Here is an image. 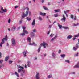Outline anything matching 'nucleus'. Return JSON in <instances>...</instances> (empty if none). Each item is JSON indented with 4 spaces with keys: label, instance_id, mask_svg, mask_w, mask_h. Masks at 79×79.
I'll use <instances>...</instances> for the list:
<instances>
[{
    "label": "nucleus",
    "instance_id": "obj_1",
    "mask_svg": "<svg viewBox=\"0 0 79 79\" xmlns=\"http://www.w3.org/2000/svg\"><path fill=\"white\" fill-rule=\"evenodd\" d=\"M17 67L18 73H21V71H22V73H21V76L22 77H23V76H24V73H25V70H24V68L19 65H17Z\"/></svg>",
    "mask_w": 79,
    "mask_h": 79
},
{
    "label": "nucleus",
    "instance_id": "obj_2",
    "mask_svg": "<svg viewBox=\"0 0 79 79\" xmlns=\"http://www.w3.org/2000/svg\"><path fill=\"white\" fill-rule=\"evenodd\" d=\"M42 46L44 47V48H46V46H48V44L45 42H43V43H41L40 45V46L39 48L38 51V53H39V52H40Z\"/></svg>",
    "mask_w": 79,
    "mask_h": 79
},
{
    "label": "nucleus",
    "instance_id": "obj_3",
    "mask_svg": "<svg viewBox=\"0 0 79 79\" xmlns=\"http://www.w3.org/2000/svg\"><path fill=\"white\" fill-rule=\"evenodd\" d=\"M27 40L29 41V43L28 44V45H34V46H37V44L35 43H31V38H27Z\"/></svg>",
    "mask_w": 79,
    "mask_h": 79
},
{
    "label": "nucleus",
    "instance_id": "obj_4",
    "mask_svg": "<svg viewBox=\"0 0 79 79\" xmlns=\"http://www.w3.org/2000/svg\"><path fill=\"white\" fill-rule=\"evenodd\" d=\"M28 15V11H26L25 14L24 13H23L22 16V19L24 18L25 17H27Z\"/></svg>",
    "mask_w": 79,
    "mask_h": 79
},
{
    "label": "nucleus",
    "instance_id": "obj_5",
    "mask_svg": "<svg viewBox=\"0 0 79 79\" xmlns=\"http://www.w3.org/2000/svg\"><path fill=\"white\" fill-rule=\"evenodd\" d=\"M23 33H22L20 34V35H22V37H23L24 35H25V34H29V32H28V31L26 30H23Z\"/></svg>",
    "mask_w": 79,
    "mask_h": 79
},
{
    "label": "nucleus",
    "instance_id": "obj_6",
    "mask_svg": "<svg viewBox=\"0 0 79 79\" xmlns=\"http://www.w3.org/2000/svg\"><path fill=\"white\" fill-rule=\"evenodd\" d=\"M4 40H6H6H7L8 39L7 38H4L2 40V42L0 44V47H2V45L3 44L5 43V41H4Z\"/></svg>",
    "mask_w": 79,
    "mask_h": 79
},
{
    "label": "nucleus",
    "instance_id": "obj_7",
    "mask_svg": "<svg viewBox=\"0 0 79 79\" xmlns=\"http://www.w3.org/2000/svg\"><path fill=\"white\" fill-rule=\"evenodd\" d=\"M12 45H16V41L14 38H12L11 39Z\"/></svg>",
    "mask_w": 79,
    "mask_h": 79
},
{
    "label": "nucleus",
    "instance_id": "obj_8",
    "mask_svg": "<svg viewBox=\"0 0 79 79\" xmlns=\"http://www.w3.org/2000/svg\"><path fill=\"white\" fill-rule=\"evenodd\" d=\"M1 10L2 11H0L1 13H4V12L6 13V12L7 11V10H6V9H5V10H4L3 9V7H2L1 8Z\"/></svg>",
    "mask_w": 79,
    "mask_h": 79
},
{
    "label": "nucleus",
    "instance_id": "obj_9",
    "mask_svg": "<svg viewBox=\"0 0 79 79\" xmlns=\"http://www.w3.org/2000/svg\"><path fill=\"white\" fill-rule=\"evenodd\" d=\"M39 73L38 72H37L36 74L35 78L36 79H39L40 77H39Z\"/></svg>",
    "mask_w": 79,
    "mask_h": 79
},
{
    "label": "nucleus",
    "instance_id": "obj_10",
    "mask_svg": "<svg viewBox=\"0 0 79 79\" xmlns=\"http://www.w3.org/2000/svg\"><path fill=\"white\" fill-rule=\"evenodd\" d=\"M63 18L62 19H61V21H65L66 17H65V16H64V14L63 15Z\"/></svg>",
    "mask_w": 79,
    "mask_h": 79
},
{
    "label": "nucleus",
    "instance_id": "obj_11",
    "mask_svg": "<svg viewBox=\"0 0 79 79\" xmlns=\"http://www.w3.org/2000/svg\"><path fill=\"white\" fill-rule=\"evenodd\" d=\"M26 9L27 10V11L28 12V13L29 15V16H31V12L29 11V9L28 7H26Z\"/></svg>",
    "mask_w": 79,
    "mask_h": 79
},
{
    "label": "nucleus",
    "instance_id": "obj_12",
    "mask_svg": "<svg viewBox=\"0 0 79 79\" xmlns=\"http://www.w3.org/2000/svg\"><path fill=\"white\" fill-rule=\"evenodd\" d=\"M27 53V51H24L23 53V55H24V57H25L26 56V53Z\"/></svg>",
    "mask_w": 79,
    "mask_h": 79
},
{
    "label": "nucleus",
    "instance_id": "obj_13",
    "mask_svg": "<svg viewBox=\"0 0 79 79\" xmlns=\"http://www.w3.org/2000/svg\"><path fill=\"white\" fill-rule=\"evenodd\" d=\"M35 19H34L33 20L31 25L32 26H35Z\"/></svg>",
    "mask_w": 79,
    "mask_h": 79
},
{
    "label": "nucleus",
    "instance_id": "obj_14",
    "mask_svg": "<svg viewBox=\"0 0 79 79\" xmlns=\"http://www.w3.org/2000/svg\"><path fill=\"white\" fill-rule=\"evenodd\" d=\"M74 68H79V63H78L77 64L75 65L74 67Z\"/></svg>",
    "mask_w": 79,
    "mask_h": 79
},
{
    "label": "nucleus",
    "instance_id": "obj_15",
    "mask_svg": "<svg viewBox=\"0 0 79 79\" xmlns=\"http://www.w3.org/2000/svg\"><path fill=\"white\" fill-rule=\"evenodd\" d=\"M40 15H41V16H44L45 15H46V13H42V12H40Z\"/></svg>",
    "mask_w": 79,
    "mask_h": 79
},
{
    "label": "nucleus",
    "instance_id": "obj_16",
    "mask_svg": "<svg viewBox=\"0 0 79 79\" xmlns=\"http://www.w3.org/2000/svg\"><path fill=\"white\" fill-rule=\"evenodd\" d=\"M56 37H57V35H56L55 36L54 38H53L52 39H51V41H52V42H53V40H55V39H56Z\"/></svg>",
    "mask_w": 79,
    "mask_h": 79
},
{
    "label": "nucleus",
    "instance_id": "obj_17",
    "mask_svg": "<svg viewBox=\"0 0 79 79\" xmlns=\"http://www.w3.org/2000/svg\"><path fill=\"white\" fill-rule=\"evenodd\" d=\"M58 27H59V29L60 30H61L62 28V25H60L59 24V23H58Z\"/></svg>",
    "mask_w": 79,
    "mask_h": 79
},
{
    "label": "nucleus",
    "instance_id": "obj_18",
    "mask_svg": "<svg viewBox=\"0 0 79 79\" xmlns=\"http://www.w3.org/2000/svg\"><path fill=\"white\" fill-rule=\"evenodd\" d=\"M73 37V36L71 35H69L67 38V39H71Z\"/></svg>",
    "mask_w": 79,
    "mask_h": 79
},
{
    "label": "nucleus",
    "instance_id": "obj_19",
    "mask_svg": "<svg viewBox=\"0 0 79 79\" xmlns=\"http://www.w3.org/2000/svg\"><path fill=\"white\" fill-rule=\"evenodd\" d=\"M43 8L45 10H47V11H49V10L48 9V8H47V7L43 6Z\"/></svg>",
    "mask_w": 79,
    "mask_h": 79
},
{
    "label": "nucleus",
    "instance_id": "obj_20",
    "mask_svg": "<svg viewBox=\"0 0 79 79\" xmlns=\"http://www.w3.org/2000/svg\"><path fill=\"white\" fill-rule=\"evenodd\" d=\"M31 37H34L35 35L34 33V32H31Z\"/></svg>",
    "mask_w": 79,
    "mask_h": 79
},
{
    "label": "nucleus",
    "instance_id": "obj_21",
    "mask_svg": "<svg viewBox=\"0 0 79 79\" xmlns=\"http://www.w3.org/2000/svg\"><path fill=\"white\" fill-rule=\"evenodd\" d=\"M26 19L27 21H30L31 20V18L30 17H27Z\"/></svg>",
    "mask_w": 79,
    "mask_h": 79
},
{
    "label": "nucleus",
    "instance_id": "obj_22",
    "mask_svg": "<svg viewBox=\"0 0 79 79\" xmlns=\"http://www.w3.org/2000/svg\"><path fill=\"white\" fill-rule=\"evenodd\" d=\"M52 56L53 57V58H55V56H56V55L54 53V52H53L52 53Z\"/></svg>",
    "mask_w": 79,
    "mask_h": 79
},
{
    "label": "nucleus",
    "instance_id": "obj_23",
    "mask_svg": "<svg viewBox=\"0 0 79 79\" xmlns=\"http://www.w3.org/2000/svg\"><path fill=\"white\" fill-rule=\"evenodd\" d=\"M9 58V56H7L5 57V61H7Z\"/></svg>",
    "mask_w": 79,
    "mask_h": 79
},
{
    "label": "nucleus",
    "instance_id": "obj_24",
    "mask_svg": "<svg viewBox=\"0 0 79 79\" xmlns=\"http://www.w3.org/2000/svg\"><path fill=\"white\" fill-rule=\"evenodd\" d=\"M62 27L65 29H69V27H68L63 26Z\"/></svg>",
    "mask_w": 79,
    "mask_h": 79
},
{
    "label": "nucleus",
    "instance_id": "obj_25",
    "mask_svg": "<svg viewBox=\"0 0 79 79\" xmlns=\"http://www.w3.org/2000/svg\"><path fill=\"white\" fill-rule=\"evenodd\" d=\"M74 37H79V33L77 34V35H75Z\"/></svg>",
    "mask_w": 79,
    "mask_h": 79
},
{
    "label": "nucleus",
    "instance_id": "obj_26",
    "mask_svg": "<svg viewBox=\"0 0 79 79\" xmlns=\"http://www.w3.org/2000/svg\"><path fill=\"white\" fill-rule=\"evenodd\" d=\"M79 23H77L76 24L74 23L73 24V26H79Z\"/></svg>",
    "mask_w": 79,
    "mask_h": 79
},
{
    "label": "nucleus",
    "instance_id": "obj_27",
    "mask_svg": "<svg viewBox=\"0 0 79 79\" xmlns=\"http://www.w3.org/2000/svg\"><path fill=\"white\" fill-rule=\"evenodd\" d=\"M73 50L74 51H76L77 50V48L76 47H74L73 48Z\"/></svg>",
    "mask_w": 79,
    "mask_h": 79
},
{
    "label": "nucleus",
    "instance_id": "obj_28",
    "mask_svg": "<svg viewBox=\"0 0 79 79\" xmlns=\"http://www.w3.org/2000/svg\"><path fill=\"white\" fill-rule=\"evenodd\" d=\"M16 27H13L12 28V31H15V29H16Z\"/></svg>",
    "mask_w": 79,
    "mask_h": 79
},
{
    "label": "nucleus",
    "instance_id": "obj_29",
    "mask_svg": "<svg viewBox=\"0 0 79 79\" xmlns=\"http://www.w3.org/2000/svg\"><path fill=\"white\" fill-rule=\"evenodd\" d=\"M39 21H42V20H43L42 18L41 17H39Z\"/></svg>",
    "mask_w": 79,
    "mask_h": 79
},
{
    "label": "nucleus",
    "instance_id": "obj_30",
    "mask_svg": "<svg viewBox=\"0 0 79 79\" xmlns=\"http://www.w3.org/2000/svg\"><path fill=\"white\" fill-rule=\"evenodd\" d=\"M66 55L65 54H62L61 55V56L62 58H64Z\"/></svg>",
    "mask_w": 79,
    "mask_h": 79
},
{
    "label": "nucleus",
    "instance_id": "obj_31",
    "mask_svg": "<svg viewBox=\"0 0 79 79\" xmlns=\"http://www.w3.org/2000/svg\"><path fill=\"white\" fill-rule=\"evenodd\" d=\"M48 79H50V78H52V75H49L48 76Z\"/></svg>",
    "mask_w": 79,
    "mask_h": 79
},
{
    "label": "nucleus",
    "instance_id": "obj_32",
    "mask_svg": "<svg viewBox=\"0 0 79 79\" xmlns=\"http://www.w3.org/2000/svg\"><path fill=\"white\" fill-rule=\"evenodd\" d=\"M65 62L68 63H70V61L68 60H65Z\"/></svg>",
    "mask_w": 79,
    "mask_h": 79
},
{
    "label": "nucleus",
    "instance_id": "obj_33",
    "mask_svg": "<svg viewBox=\"0 0 79 79\" xmlns=\"http://www.w3.org/2000/svg\"><path fill=\"white\" fill-rule=\"evenodd\" d=\"M15 75H16V76H17V77H19V76L18 75V73H17V72H15Z\"/></svg>",
    "mask_w": 79,
    "mask_h": 79
},
{
    "label": "nucleus",
    "instance_id": "obj_34",
    "mask_svg": "<svg viewBox=\"0 0 79 79\" xmlns=\"http://www.w3.org/2000/svg\"><path fill=\"white\" fill-rule=\"evenodd\" d=\"M78 55H79V53H77L76 54H75L74 56H78Z\"/></svg>",
    "mask_w": 79,
    "mask_h": 79
},
{
    "label": "nucleus",
    "instance_id": "obj_35",
    "mask_svg": "<svg viewBox=\"0 0 79 79\" xmlns=\"http://www.w3.org/2000/svg\"><path fill=\"white\" fill-rule=\"evenodd\" d=\"M54 17H58V15L57 14H55L54 15Z\"/></svg>",
    "mask_w": 79,
    "mask_h": 79
},
{
    "label": "nucleus",
    "instance_id": "obj_36",
    "mask_svg": "<svg viewBox=\"0 0 79 79\" xmlns=\"http://www.w3.org/2000/svg\"><path fill=\"white\" fill-rule=\"evenodd\" d=\"M64 13L65 14V15H66V16L67 17H68V14H67L66 13V12L65 11H64Z\"/></svg>",
    "mask_w": 79,
    "mask_h": 79
},
{
    "label": "nucleus",
    "instance_id": "obj_37",
    "mask_svg": "<svg viewBox=\"0 0 79 79\" xmlns=\"http://www.w3.org/2000/svg\"><path fill=\"white\" fill-rule=\"evenodd\" d=\"M54 10L55 12H59L60 11V10Z\"/></svg>",
    "mask_w": 79,
    "mask_h": 79
},
{
    "label": "nucleus",
    "instance_id": "obj_38",
    "mask_svg": "<svg viewBox=\"0 0 79 79\" xmlns=\"http://www.w3.org/2000/svg\"><path fill=\"white\" fill-rule=\"evenodd\" d=\"M70 74H76V73L75 72H71L70 73Z\"/></svg>",
    "mask_w": 79,
    "mask_h": 79
},
{
    "label": "nucleus",
    "instance_id": "obj_39",
    "mask_svg": "<svg viewBox=\"0 0 79 79\" xmlns=\"http://www.w3.org/2000/svg\"><path fill=\"white\" fill-rule=\"evenodd\" d=\"M11 22V19H9V20H8V23H10V22Z\"/></svg>",
    "mask_w": 79,
    "mask_h": 79
},
{
    "label": "nucleus",
    "instance_id": "obj_40",
    "mask_svg": "<svg viewBox=\"0 0 79 79\" xmlns=\"http://www.w3.org/2000/svg\"><path fill=\"white\" fill-rule=\"evenodd\" d=\"M76 47L77 48V49H78V48H79V45H78V44H77L76 45Z\"/></svg>",
    "mask_w": 79,
    "mask_h": 79
},
{
    "label": "nucleus",
    "instance_id": "obj_41",
    "mask_svg": "<svg viewBox=\"0 0 79 79\" xmlns=\"http://www.w3.org/2000/svg\"><path fill=\"white\" fill-rule=\"evenodd\" d=\"M32 31L34 32H37V30H36V29H34Z\"/></svg>",
    "mask_w": 79,
    "mask_h": 79
},
{
    "label": "nucleus",
    "instance_id": "obj_42",
    "mask_svg": "<svg viewBox=\"0 0 79 79\" xmlns=\"http://www.w3.org/2000/svg\"><path fill=\"white\" fill-rule=\"evenodd\" d=\"M30 63V62H29V61L28 62L27 66H28V67H30V65H29Z\"/></svg>",
    "mask_w": 79,
    "mask_h": 79
},
{
    "label": "nucleus",
    "instance_id": "obj_43",
    "mask_svg": "<svg viewBox=\"0 0 79 79\" xmlns=\"http://www.w3.org/2000/svg\"><path fill=\"white\" fill-rule=\"evenodd\" d=\"M71 18L72 19H73L74 18V16L73 15H71Z\"/></svg>",
    "mask_w": 79,
    "mask_h": 79
},
{
    "label": "nucleus",
    "instance_id": "obj_44",
    "mask_svg": "<svg viewBox=\"0 0 79 79\" xmlns=\"http://www.w3.org/2000/svg\"><path fill=\"white\" fill-rule=\"evenodd\" d=\"M9 64H11L13 63V61H11L9 60Z\"/></svg>",
    "mask_w": 79,
    "mask_h": 79
},
{
    "label": "nucleus",
    "instance_id": "obj_45",
    "mask_svg": "<svg viewBox=\"0 0 79 79\" xmlns=\"http://www.w3.org/2000/svg\"><path fill=\"white\" fill-rule=\"evenodd\" d=\"M22 28L23 29V30H25V29H26V27H24V26H23L22 27Z\"/></svg>",
    "mask_w": 79,
    "mask_h": 79
},
{
    "label": "nucleus",
    "instance_id": "obj_46",
    "mask_svg": "<svg viewBox=\"0 0 79 79\" xmlns=\"http://www.w3.org/2000/svg\"><path fill=\"white\" fill-rule=\"evenodd\" d=\"M52 26H53V24H52L51 25H49V28L50 29L52 27Z\"/></svg>",
    "mask_w": 79,
    "mask_h": 79
},
{
    "label": "nucleus",
    "instance_id": "obj_47",
    "mask_svg": "<svg viewBox=\"0 0 79 79\" xmlns=\"http://www.w3.org/2000/svg\"><path fill=\"white\" fill-rule=\"evenodd\" d=\"M61 50H59L58 52L59 53H61Z\"/></svg>",
    "mask_w": 79,
    "mask_h": 79
},
{
    "label": "nucleus",
    "instance_id": "obj_48",
    "mask_svg": "<svg viewBox=\"0 0 79 79\" xmlns=\"http://www.w3.org/2000/svg\"><path fill=\"white\" fill-rule=\"evenodd\" d=\"M50 32H51V31H50V30L49 31H48V32L47 33V34H49L50 33Z\"/></svg>",
    "mask_w": 79,
    "mask_h": 79
},
{
    "label": "nucleus",
    "instance_id": "obj_49",
    "mask_svg": "<svg viewBox=\"0 0 79 79\" xmlns=\"http://www.w3.org/2000/svg\"><path fill=\"white\" fill-rule=\"evenodd\" d=\"M3 63V60H0V63Z\"/></svg>",
    "mask_w": 79,
    "mask_h": 79
},
{
    "label": "nucleus",
    "instance_id": "obj_50",
    "mask_svg": "<svg viewBox=\"0 0 79 79\" xmlns=\"http://www.w3.org/2000/svg\"><path fill=\"white\" fill-rule=\"evenodd\" d=\"M2 58V53L0 52V58Z\"/></svg>",
    "mask_w": 79,
    "mask_h": 79
},
{
    "label": "nucleus",
    "instance_id": "obj_51",
    "mask_svg": "<svg viewBox=\"0 0 79 79\" xmlns=\"http://www.w3.org/2000/svg\"><path fill=\"white\" fill-rule=\"evenodd\" d=\"M50 37H53V35L52 34H51L50 35Z\"/></svg>",
    "mask_w": 79,
    "mask_h": 79
},
{
    "label": "nucleus",
    "instance_id": "obj_52",
    "mask_svg": "<svg viewBox=\"0 0 79 79\" xmlns=\"http://www.w3.org/2000/svg\"><path fill=\"white\" fill-rule=\"evenodd\" d=\"M18 6H16L15 7V8L16 9L17 8H18Z\"/></svg>",
    "mask_w": 79,
    "mask_h": 79
},
{
    "label": "nucleus",
    "instance_id": "obj_53",
    "mask_svg": "<svg viewBox=\"0 0 79 79\" xmlns=\"http://www.w3.org/2000/svg\"><path fill=\"white\" fill-rule=\"evenodd\" d=\"M74 19L75 20V21L76 20V16H75V18H74Z\"/></svg>",
    "mask_w": 79,
    "mask_h": 79
},
{
    "label": "nucleus",
    "instance_id": "obj_54",
    "mask_svg": "<svg viewBox=\"0 0 79 79\" xmlns=\"http://www.w3.org/2000/svg\"><path fill=\"white\" fill-rule=\"evenodd\" d=\"M37 57H35V58L34 60H35H35H37Z\"/></svg>",
    "mask_w": 79,
    "mask_h": 79
},
{
    "label": "nucleus",
    "instance_id": "obj_55",
    "mask_svg": "<svg viewBox=\"0 0 79 79\" xmlns=\"http://www.w3.org/2000/svg\"><path fill=\"white\" fill-rule=\"evenodd\" d=\"M42 3H43L44 2V0H42L41 1Z\"/></svg>",
    "mask_w": 79,
    "mask_h": 79
},
{
    "label": "nucleus",
    "instance_id": "obj_56",
    "mask_svg": "<svg viewBox=\"0 0 79 79\" xmlns=\"http://www.w3.org/2000/svg\"><path fill=\"white\" fill-rule=\"evenodd\" d=\"M6 46H7L8 47H9V44L8 43H7L6 44Z\"/></svg>",
    "mask_w": 79,
    "mask_h": 79
},
{
    "label": "nucleus",
    "instance_id": "obj_57",
    "mask_svg": "<svg viewBox=\"0 0 79 79\" xmlns=\"http://www.w3.org/2000/svg\"><path fill=\"white\" fill-rule=\"evenodd\" d=\"M46 55H47V54H44V56H46Z\"/></svg>",
    "mask_w": 79,
    "mask_h": 79
},
{
    "label": "nucleus",
    "instance_id": "obj_58",
    "mask_svg": "<svg viewBox=\"0 0 79 79\" xmlns=\"http://www.w3.org/2000/svg\"><path fill=\"white\" fill-rule=\"evenodd\" d=\"M20 28H21V27L19 26L18 27V29H19H19H20Z\"/></svg>",
    "mask_w": 79,
    "mask_h": 79
},
{
    "label": "nucleus",
    "instance_id": "obj_59",
    "mask_svg": "<svg viewBox=\"0 0 79 79\" xmlns=\"http://www.w3.org/2000/svg\"><path fill=\"white\" fill-rule=\"evenodd\" d=\"M7 37L8 35H6L5 37V38H7Z\"/></svg>",
    "mask_w": 79,
    "mask_h": 79
},
{
    "label": "nucleus",
    "instance_id": "obj_60",
    "mask_svg": "<svg viewBox=\"0 0 79 79\" xmlns=\"http://www.w3.org/2000/svg\"><path fill=\"white\" fill-rule=\"evenodd\" d=\"M20 24H21L22 23V21H20L19 22Z\"/></svg>",
    "mask_w": 79,
    "mask_h": 79
},
{
    "label": "nucleus",
    "instance_id": "obj_61",
    "mask_svg": "<svg viewBox=\"0 0 79 79\" xmlns=\"http://www.w3.org/2000/svg\"><path fill=\"white\" fill-rule=\"evenodd\" d=\"M76 39V38H74L73 39V40H74Z\"/></svg>",
    "mask_w": 79,
    "mask_h": 79
},
{
    "label": "nucleus",
    "instance_id": "obj_62",
    "mask_svg": "<svg viewBox=\"0 0 79 79\" xmlns=\"http://www.w3.org/2000/svg\"><path fill=\"white\" fill-rule=\"evenodd\" d=\"M69 10L67 11L66 12V13H68V12H69Z\"/></svg>",
    "mask_w": 79,
    "mask_h": 79
},
{
    "label": "nucleus",
    "instance_id": "obj_63",
    "mask_svg": "<svg viewBox=\"0 0 79 79\" xmlns=\"http://www.w3.org/2000/svg\"><path fill=\"white\" fill-rule=\"evenodd\" d=\"M56 23V21H54V23H53V24H52V25H53V24H55V23Z\"/></svg>",
    "mask_w": 79,
    "mask_h": 79
},
{
    "label": "nucleus",
    "instance_id": "obj_64",
    "mask_svg": "<svg viewBox=\"0 0 79 79\" xmlns=\"http://www.w3.org/2000/svg\"><path fill=\"white\" fill-rule=\"evenodd\" d=\"M27 65H25V68H27Z\"/></svg>",
    "mask_w": 79,
    "mask_h": 79
}]
</instances>
